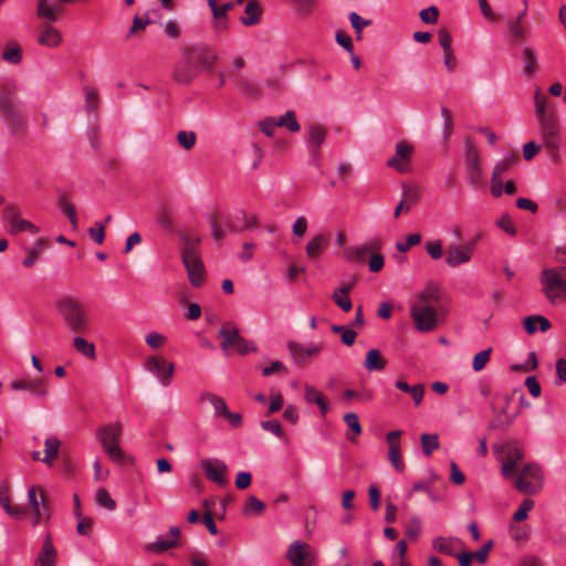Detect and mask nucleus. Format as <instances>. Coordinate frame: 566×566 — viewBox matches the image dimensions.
I'll return each mask as SVG.
<instances>
[{
	"instance_id": "0e129e2a",
	"label": "nucleus",
	"mask_w": 566,
	"mask_h": 566,
	"mask_svg": "<svg viewBox=\"0 0 566 566\" xmlns=\"http://www.w3.org/2000/svg\"><path fill=\"white\" fill-rule=\"evenodd\" d=\"M307 231V220L305 217L301 216L296 218L292 226V233L297 238H303Z\"/></svg>"
},
{
	"instance_id": "37998d69",
	"label": "nucleus",
	"mask_w": 566,
	"mask_h": 566,
	"mask_svg": "<svg viewBox=\"0 0 566 566\" xmlns=\"http://www.w3.org/2000/svg\"><path fill=\"white\" fill-rule=\"evenodd\" d=\"M167 340H168V338L165 334L156 332V331L148 332L145 335V343L147 344V346L150 349H154V350L164 347L166 345Z\"/></svg>"
},
{
	"instance_id": "f3484780",
	"label": "nucleus",
	"mask_w": 566,
	"mask_h": 566,
	"mask_svg": "<svg viewBox=\"0 0 566 566\" xmlns=\"http://www.w3.org/2000/svg\"><path fill=\"white\" fill-rule=\"evenodd\" d=\"M36 42L48 49H56L63 42L61 31L50 22H43L38 29Z\"/></svg>"
},
{
	"instance_id": "f03ea898",
	"label": "nucleus",
	"mask_w": 566,
	"mask_h": 566,
	"mask_svg": "<svg viewBox=\"0 0 566 566\" xmlns=\"http://www.w3.org/2000/svg\"><path fill=\"white\" fill-rule=\"evenodd\" d=\"M542 292L551 304L566 302V266L545 268L541 272Z\"/></svg>"
},
{
	"instance_id": "f257e3e1",
	"label": "nucleus",
	"mask_w": 566,
	"mask_h": 566,
	"mask_svg": "<svg viewBox=\"0 0 566 566\" xmlns=\"http://www.w3.org/2000/svg\"><path fill=\"white\" fill-rule=\"evenodd\" d=\"M56 314L65 327L74 334H85L92 327V321L85 306L75 297L63 295L55 300Z\"/></svg>"
},
{
	"instance_id": "3c124183",
	"label": "nucleus",
	"mask_w": 566,
	"mask_h": 566,
	"mask_svg": "<svg viewBox=\"0 0 566 566\" xmlns=\"http://www.w3.org/2000/svg\"><path fill=\"white\" fill-rule=\"evenodd\" d=\"M2 57L10 64H19L22 59L21 46L19 44H13L12 46L7 48L2 53Z\"/></svg>"
},
{
	"instance_id": "e433bc0d",
	"label": "nucleus",
	"mask_w": 566,
	"mask_h": 566,
	"mask_svg": "<svg viewBox=\"0 0 566 566\" xmlns=\"http://www.w3.org/2000/svg\"><path fill=\"white\" fill-rule=\"evenodd\" d=\"M367 244L344 248L345 259L352 263L363 262L369 251Z\"/></svg>"
},
{
	"instance_id": "e2e57ef3",
	"label": "nucleus",
	"mask_w": 566,
	"mask_h": 566,
	"mask_svg": "<svg viewBox=\"0 0 566 566\" xmlns=\"http://www.w3.org/2000/svg\"><path fill=\"white\" fill-rule=\"evenodd\" d=\"M274 117H266L259 123L260 130L269 137H273L277 125Z\"/></svg>"
},
{
	"instance_id": "5fc2aeb1",
	"label": "nucleus",
	"mask_w": 566,
	"mask_h": 566,
	"mask_svg": "<svg viewBox=\"0 0 566 566\" xmlns=\"http://www.w3.org/2000/svg\"><path fill=\"white\" fill-rule=\"evenodd\" d=\"M534 507V501L531 499H524L518 509L513 514V520L515 522H522L525 521L528 516L530 511Z\"/></svg>"
},
{
	"instance_id": "774afa93",
	"label": "nucleus",
	"mask_w": 566,
	"mask_h": 566,
	"mask_svg": "<svg viewBox=\"0 0 566 566\" xmlns=\"http://www.w3.org/2000/svg\"><path fill=\"white\" fill-rule=\"evenodd\" d=\"M439 17L438 9L436 7H429L420 12V18L424 23H434Z\"/></svg>"
},
{
	"instance_id": "4c0bfd02",
	"label": "nucleus",
	"mask_w": 566,
	"mask_h": 566,
	"mask_svg": "<svg viewBox=\"0 0 566 566\" xmlns=\"http://www.w3.org/2000/svg\"><path fill=\"white\" fill-rule=\"evenodd\" d=\"M326 137V132L319 126H311L308 132V148L316 153Z\"/></svg>"
},
{
	"instance_id": "7ed1b4c3",
	"label": "nucleus",
	"mask_w": 566,
	"mask_h": 566,
	"mask_svg": "<svg viewBox=\"0 0 566 566\" xmlns=\"http://www.w3.org/2000/svg\"><path fill=\"white\" fill-rule=\"evenodd\" d=\"M216 54L206 48H195L186 53L180 61L177 63L175 69V78L179 83H189L195 77L193 70H182L186 64H193L197 70L210 69L216 62Z\"/></svg>"
},
{
	"instance_id": "473e14b6",
	"label": "nucleus",
	"mask_w": 566,
	"mask_h": 566,
	"mask_svg": "<svg viewBox=\"0 0 566 566\" xmlns=\"http://www.w3.org/2000/svg\"><path fill=\"white\" fill-rule=\"evenodd\" d=\"M387 360L381 356L380 352L376 348H373L367 352L366 358L364 361V367L368 371H380L386 368Z\"/></svg>"
},
{
	"instance_id": "69168bd1",
	"label": "nucleus",
	"mask_w": 566,
	"mask_h": 566,
	"mask_svg": "<svg viewBox=\"0 0 566 566\" xmlns=\"http://www.w3.org/2000/svg\"><path fill=\"white\" fill-rule=\"evenodd\" d=\"M88 233L91 239L97 244H102L105 239V226L102 222L96 223V228H90Z\"/></svg>"
},
{
	"instance_id": "a19ab883",
	"label": "nucleus",
	"mask_w": 566,
	"mask_h": 566,
	"mask_svg": "<svg viewBox=\"0 0 566 566\" xmlns=\"http://www.w3.org/2000/svg\"><path fill=\"white\" fill-rule=\"evenodd\" d=\"M349 290L347 287H339L333 293V300L344 312L352 310V301L348 295Z\"/></svg>"
},
{
	"instance_id": "bf43d9fd",
	"label": "nucleus",
	"mask_w": 566,
	"mask_h": 566,
	"mask_svg": "<svg viewBox=\"0 0 566 566\" xmlns=\"http://www.w3.org/2000/svg\"><path fill=\"white\" fill-rule=\"evenodd\" d=\"M344 421L347 427L352 430L355 437L359 436L363 431V428L359 423L358 416L354 412H348L344 415Z\"/></svg>"
},
{
	"instance_id": "6ab92c4d",
	"label": "nucleus",
	"mask_w": 566,
	"mask_h": 566,
	"mask_svg": "<svg viewBox=\"0 0 566 566\" xmlns=\"http://www.w3.org/2000/svg\"><path fill=\"white\" fill-rule=\"evenodd\" d=\"M474 244L475 241H472L464 247L457 244L449 247L446 254L447 265L450 268H457L461 264L469 263L474 252Z\"/></svg>"
},
{
	"instance_id": "1a4fd4ad",
	"label": "nucleus",
	"mask_w": 566,
	"mask_h": 566,
	"mask_svg": "<svg viewBox=\"0 0 566 566\" xmlns=\"http://www.w3.org/2000/svg\"><path fill=\"white\" fill-rule=\"evenodd\" d=\"M463 150L467 180L471 186L478 187L483 181V171L479 151L474 144L469 139L464 142Z\"/></svg>"
},
{
	"instance_id": "2f4dec72",
	"label": "nucleus",
	"mask_w": 566,
	"mask_h": 566,
	"mask_svg": "<svg viewBox=\"0 0 566 566\" xmlns=\"http://www.w3.org/2000/svg\"><path fill=\"white\" fill-rule=\"evenodd\" d=\"M262 10L255 1H249L244 8V14L240 21L245 27H252L261 21Z\"/></svg>"
},
{
	"instance_id": "a18cd8bd",
	"label": "nucleus",
	"mask_w": 566,
	"mask_h": 566,
	"mask_svg": "<svg viewBox=\"0 0 566 566\" xmlns=\"http://www.w3.org/2000/svg\"><path fill=\"white\" fill-rule=\"evenodd\" d=\"M538 123H539L541 129H542V138L559 135V127L555 119L545 117V118L538 119Z\"/></svg>"
},
{
	"instance_id": "09e8293b",
	"label": "nucleus",
	"mask_w": 566,
	"mask_h": 566,
	"mask_svg": "<svg viewBox=\"0 0 566 566\" xmlns=\"http://www.w3.org/2000/svg\"><path fill=\"white\" fill-rule=\"evenodd\" d=\"M534 99H535V114H536L537 120L547 117L546 111H547L548 99L545 95L542 94L539 88H537L535 91Z\"/></svg>"
},
{
	"instance_id": "8fccbe9b",
	"label": "nucleus",
	"mask_w": 566,
	"mask_h": 566,
	"mask_svg": "<svg viewBox=\"0 0 566 566\" xmlns=\"http://www.w3.org/2000/svg\"><path fill=\"white\" fill-rule=\"evenodd\" d=\"M515 163V157L507 155L503 160L495 164L492 171V180H497L504 172H506Z\"/></svg>"
},
{
	"instance_id": "f8f14e48",
	"label": "nucleus",
	"mask_w": 566,
	"mask_h": 566,
	"mask_svg": "<svg viewBox=\"0 0 566 566\" xmlns=\"http://www.w3.org/2000/svg\"><path fill=\"white\" fill-rule=\"evenodd\" d=\"M181 258L189 282L193 286H200L205 279V266L197 251L192 247H186Z\"/></svg>"
},
{
	"instance_id": "7c9ffc66",
	"label": "nucleus",
	"mask_w": 566,
	"mask_h": 566,
	"mask_svg": "<svg viewBox=\"0 0 566 566\" xmlns=\"http://www.w3.org/2000/svg\"><path fill=\"white\" fill-rule=\"evenodd\" d=\"M83 334H76L72 339L73 348L84 357L94 360L96 358V347L94 343L85 339Z\"/></svg>"
},
{
	"instance_id": "49530a36",
	"label": "nucleus",
	"mask_w": 566,
	"mask_h": 566,
	"mask_svg": "<svg viewBox=\"0 0 566 566\" xmlns=\"http://www.w3.org/2000/svg\"><path fill=\"white\" fill-rule=\"evenodd\" d=\"M95 501L98 506L108 511L116 509V502L112 499L111 494L106 489H98L95 495Z\"/></svg>"
},
{
	"instance_id": "9b49d317",
	"label": "nucleus",
	"mask_w": 566,
	"mask_h": 566,
	"mask_svg": "<svg viewBox=\"0 0 566 566\" xmlns=\"http://www.w3.org/2000/svg\"><path fill=\"white\" fill-rule=\"evenodd\" d=\"M286 558L293 566H313L317 560V552L305 542L294 541L287 548Z\"/></svg>"
},
{
	"instance_id": "052dcab7",
	"label": "nucleus",
	"mask_w": 566,
	"mask_h": 566,
	"mask_svg": "<svg viewBox=\"0 0 566 566\" xmlns=\"http://www.w3.org/2000/svg\"><path fill=\"white\" fill-rule=\"evenodd\" d=\"M421 242V235L419 233L409 234L405 242H397L396 249L399 252H407L411 247L417 245Z\"/></svg>"
},
{
	"instance_id": "338daca9",
	"label": "nucleus",
	"mask_w": 566,
	"mask_h": 566,
	"mask_svg": "<svg viewBox=\"0 0 566 566\" xmlns=\"http://www.w3.org/2000/svg\"><path fill=\"white\" fill-rule=\"evenodd\" d=\"M261 427H262L263 430L273 433L277 438H282L283 437L282 427H281L280 422L276 421V420L263 421L261 423Z\"/></svg>"
},
{
	"instance_id": "423d86ee",
	"label": "nucleus",
	"mask_w": 566,
	"mask_h": 566,
	"mask_svg": "<svg viewBox=\"0 0 566 566\" xmlns=\"http://www.w3.org/2000/svg\"><path fill=\"white\" fill-rule=\"evenodd\" d=\"M497 459L501 461V472L505 479H512L516 465L524 457V449L517 442H505L496 447Z\"/></svg>"
},
{
	"instance_id": "5701e85b",
	"label": "nucleus",
	"mask_w": 566,
	"mask_h": 566,
	"mask_svg": "<svg viewBox=\"0 0 566 566\" xmlns=\"http://www.w3.org/2000/svg\"><path fill=\"white\" fill-rule=\"evenodd\" d=\"M303 391L305 402L308 405H316L321 416L325 417L329 411V406L324 394L310 384H304Z\"/></svg>"
},
{
	"instance_id": "4d7b16f0",
	"label": "nucleus",
	"mask_w": 566,
	"mask_h": 566,
	"mask_svg": "<svg viewBox=\"0 0 566 566\" xmlns=\"http://www.w3.org/2000/svg\"><path fill=\"white\" fill-rule=\"evenodd\" d=\"M177 140L182 148L189 150L196 144V134L193 132L180 130L177 134Z\"/></svg>"
},
{
	"instance_id": "603ef678",
	"label": "nucleus",
	"mask_w": 566,
	"mask_h": 566,
	"mask_svg": "<svg viewBox=\"0 0 566 566\" xmlns=\"http://www.w3.org/2000/svg\"><path fill=\"white\" fill-rule=\"evenodd\" d=\"M348 17L352 28L355 30L357 39H360L363 30L366 27L370 25L371 21L363 19L357 12H350Z\"/></svg>"
},
{
	"instance_id": "f704fd0d",
	"label": "nucleus",
	"mask_w": 566,
	"mask_h": 566,
	"mask_svg": "<svg viewBox=\"0 0 566 566\" xmlns=\"http://www.w3.org/2000/svg\"><path fill=\"white\" fill-rule=\"evenodd\" d=\"M61 441L56 437H49L44 441V453L42 462L49 467L53 465V461L57 458Z\"/></svg>"
},
{
	"instance_id": "79ce46f5",
	"label": "nucleus",
	"mask_w": 566,
	"mask_h": 566,
	"mask_svg": "<svg viewBox=\"0 0 566 566\" xmlns=\"http://www.w3.org/2000/svg\"><path fill=\"white\" fill-rule=\"evenodd\" d=\"M0 504L6 513L12 517L21 518L23 511L20 507H13L10 504V497L6 488L0 489Z\"/></svg>"
},
{
	"instance_id": "58836bf2",
	"label": "nucleus",
	"mask_w": 566,
	"mask_h": 566,
	"mask_svg": "<svg viewBox=\"0 0 566 566\" xmlns=\"http://www.w3.org/2000/svg\"><path fill=\"white\" fill-rule=\"evenodd\" d=\"M542 140H543L542 147L545 148V150L548 154V156L551 157V159L553 161H558L559 157H560L559 149L562 146L559 135L553 136V137H544V138H542Z\"/></svg>"
},
{
	"instance_id": "6e6552de",
	"label": "nucleus",
	"mask_w": 566,
	"mask_h": 566,
	"mask_svg": "<svg viewBox=\"0 0 566 566\" xmlns=\"http://www.w3.org/2000/svg\"><path fill=\"white\" fill-rule=\"evenodd\" d=\"M413 155L415 145L408 140H399L395 145L394 155L387 160V166L400 174H408L412 170Z\"/></svg>"
},
{
	"instance_id": "864d4df0",
	"label": "nucleus",
	"mask_w": 566,
	"mask_h": 566,
	"mask_svg": "<svg viewBox=\"0 0 566 566\" xmlns=\"http://www.w3.org/2000/svg\"><path fill=\"white\" fill-rule=\"evenodd\" d=\"M265 505L262 501H260L258 497L251 495L248 497L244 506H243V513L244 514H262L264 511Z\"/></svg>"
},
{
	"instance_id": "680f3d73",
	"label": "nucleus",
	"mask_w": 566,
	"mask_h": 566,
	"mask_svg": "<svg viewBox=\"0 0 566 566\" xmlns=\"http://www.w3.org/2000/svg\"><path fill=\"white\" fill-rule=\"evenodd\" d=\"M60 209L69 218L72 226L74 228H76L77 227V217H76L75 208L66 200H62L60 202Z\"/></svg>"
},
{
	"instance_id": "0eeeda50",
	"label": "nucleus",
	"mask_w": 566,
	"mask_h": 566,
	"mask_svg": "<svg viewBox=\"0 0 566 566\" xmlns=\"http://www.w3.org/2000/svg\"><path fill=\"white\" fill-rule=\"evenodd\" d=\"M410 315L417 331L431 332L438 324V311L432 304H410Z\"/></svg>"
},
{
	"instance_id": "c756f323",
	"label": "nucleus",
	"mask_w": 566,
	"mask_h": 566,
	"mask_svg": "<svg viewBox=\"0 0 566 566\" xmlns=\"http://www.w3.org/2000/svg\"><path fill=\"white\" fill-rule=\"evenodd\" d=\"M10 388L12 390H33L34 394L39 397H44L48 395L46 389L43 387L42 379L35 380H12L10 382Z\"/></svg>"
},
{
	"instance_id": "a878e982",
	"label": "nucleus",
	"mask_w": 566,
	"mask_h": 566,
	"mask_svg": "<svg viewBox=\"0 0 566 566\" xmlns=\"http://www.w3.org/2000/svg\"><path fill=\"white\" fill-rule=\"evenodd\" d=\"M395 386L398 390L410 395V397L413 401V405L416 407H419L422 403V400L424 397V385L423 384H415L411 386L407 381H405L402 378H398L395 381Z\"/></svg>"
},
{
	"instance_id": "20e7f679",
	"label": "nucleus",
	"mask_w": 566,
	"mask_h": 566,
	"mask_svg": "<svg viewBox=\"0 0 566 566\" xmlns=\"http://www.w3.org/2000/svg\"><path fill=\"white\" fill-rule=\"evenodd\" d=\"M512 480L518 492L534 495L544 488L545 476L541 465L530 462L515 471Z\"/></svg>"
},
{
	"instance_id": "dca6fc26",
	"label": "nucleus",
	"mask_w": 566,
	"mask_h": 566,
	"mask_svg": "<svg viewBox=\"0 0 566 566\" xmlns=\"http://www.w3.org/2000/svg\"><path fill=\"white\" fill-rule=\"evenodd\" d=\"M180 528L170 526L168 533L158 535L154 542L146 544L145 551L154 554H163L180 545Z\"/></svg>"
},
{
	"instance_id": "4468645a",
	"label": "nucleus",
	"mask_w": 566,
	"mask_h": 566,
	"mask_svg": "<svg viewBox=\"0 0 566 566\" xmlns=\"http://www.w3.org/2000/svg\"><path fill=\"white\" fill-rule=\"evenodd\" d=\"M28 502L32 512V524L39 525L50 520L49 507L45 503V495L41 486H31L28 490Z\"/></svg>"
},
{
	"instance_id": "412c9836",
	"label": "nucleus",
	"mask_w": 566,
	"mask_h": 566,
	"mask_svg": "<svg viewBox=\"0 0 566 566\" xmlns=\"http://www.w3.org/2000/svg\"><path fill=\"white\" fill-rule=\"evenodd\" d=\"M56 558L57 551L53 545L52 535L46 533L35 559V566H56Z\"/></svg>"
},
{
	"instance_id": "c85d7f7f",
	"label": "nucleus",
	"mask_w": 566,
	"mask_h": 566,
	"mask_svg": "<svg viewBox=\"0 0 566 566\" xmlns=\"http://www.w3.org/2000/svg\"><path fill=\"white\" fill-rule=\"evenodd\" d=\"M523 326L527 334L533 335L538 331L547 332L552 324L545 316L531 315L523 319Z\"/></svg>"
},
{
	"instance_id": "13d9d810",
	"label": "nucleus",
	"mask_w": 566,
	"mask_h": 566,
	"mask_svg": "<svg viewBox=\"0 0 566 566\" xmlns=\"http://www.w3.org/2000/svg\"><path fill=\"white\" fill-rule=\"evenodd\" d=\"M424 249L432 260H439L443 254L441 240L426 242Z\"/></svg>"
},
{
	"instance_id": "cd10ccee",
	"label": "nucleus",
	"mask_w": 566,
	"mask_h": 566,
	"mask_svg": "<svg viewBox=\"0 0 566 566\" xmlns=\"http://www.w3.org/2000/svg\"><path fill=\"white\" fill-rule=\"evenodd\" d=\"M440 289L434 283L430 282L426 287L416 294L411 301L412 304H432L439 302Z\"/></svg>"
},
{
	"instance_id": "c9c22d12",
	"label": "nucleus",
	"mask_w": 566,
	"mask_h": 566,
	"mask_svg": "<svg viewBox=\"0 0 566 566\" xmlns=\"http://www.w3.org/2000/svg\"><path fill=\"white\" fill-rule=\"evenodd\" d=\"M201 398L202 400L210 402L214 410L216 417L224 418L226 415L229 412L227 401L221 396L211 392H205L201 395Z\"/></svg>"
},
{
	"instance_id": "ea45409f",
	"label": "nucleus",
	"mask_w": 566,
	"mask_h": 566,
	"mask_svg": "<svg viewBox=\"0 0 566 566\" xmlns=\"http://www.w3.org/2000/svg\"><path fill=\"white\" fill-rule=\"evenodd\" d=\"M274 119L277 127H286L292 133L300 130V124L296 120L295 113L293 111H287L285 114L274 117Z\"/></svg>"
},
{
	"instance_id": "b1692460",
	"label": "nucleus",
	"mask_w": 566,
	"mask_h": 566,
	"mask_svg": "<svg viewBox=\"0 0 566 566\" xmlns=\"http://www.w3.org/2000/svg\"><path fill=\"white\" fill-rule=\"evenodd\" d=\"M6 219L10 223V230L12 233H19L28 231L30 233H38L39 228L28 220L19 218L14 208H8L6 210Z\"/></svg>"
},
{
	"instance_id": "72a5a7b5",
	"label": "nucleus",
	"mask_w": 566,
	"mask_h": 566,
	"mask_svg": "<svg viewBox=\"0 0 566 566\" xmlns=\"http://www.w3.org/2000/svg\"><path fill=\"white\" fill-rule=\"evenodd\" d=\"M460 539L455 537H442L439 536L432 541V547L439 553L452 555L454 551L460 546Z\"/></svg>"
},
{
	"instance_id": "c03bdc74",
	"label": "nucleus",
	"mask_w": 566,
	"mask_h": 566,
	"mask_svg": "<svg viewBox=\"0 0 566 566\" xmlns=\"http://www.w3.org/2000/svg\"><path fill=\"white\" fill-rule=\"evenodd\" d=\"M421 448L424 455L429 457L432 452L439 449V439L434 433H423L420 438Z\"/></svg>"
},
{
	"instance_id": "ddd939ff",
	"label": "nucleus",
	"mask_w": 566,
	"mask_h": 566,
	"mask_svg": "<svg viewBox=\"0 0 566 566\" xmlns=\"http://www.w3.org/2000/svg\"><path fill=\"white\" fill-rule=\"evenodd\" d=\"M0 109L11 134L14 136L20 135L23 130L24 123L18 112L15 101L10 94L0 97Z\"/></svg>"
},
{
	"instance_id": "a211bd4d",
	"label": "nucleus",
	"mask_w": 566,
	"mask_h": 566,
	"mask_svg": "<svg viewBox=\"0 0 566 566\" xmlns=\"http://www.w3.org/2000/svg\"><path fill=\"white\" fill-rule=\"evenodd\" d=\"M401 430L389 431L386 434V442L388 443V460L397 472H403L405 470V464L401 459Z\"/></svg>"
},
{
	"instance_id": "aec40b11",
	"label": "nucleus",
	"mask_w": 566,
	"mask_h": 566,
	"mask_svg": "<svg viewBox=\"0 0 566 566\" xmlns=\"http://www.w3.org/2000/svg\"><path fill=\"white\" fill-rule=\"evenodd\" d=\"M218 337L221 339L220 347L224 355L229 356L240 342V333L232 323H226L218 332Z\"/></svg>"
},
{
	"instance_id": "bb28decb",
	"label": "nucleus",
	"mask_w": 566,
	"mask_h": 566,
	"mask_svg": "<svg viewBox=\"0 0 566 566\" xmlns=\"http://www.w3.org/2000/svg\"><path fill=\"white\" fill-rule=\"evenodd\" d=\"M328 237L326 234H316L310 239L305 247V252L308 259H317L328 245Z\"/></svg>"
},
{
	"instance_id": "39448f33",
	"label": "nucleus",
	"mask_w": 566,
	"mask_h": 566,
	"mask_svg": "<svg viewBox=\"0 0 566 566\" xmlns=\"http://www.w3.org/2000/svg\"><path fill=\"white\" fill-rule=\"evenodd\" d=\"M122 433L123 424L118 420L106 423L99 427L96 431V438L103 450L108 458L116 463H122L124 461V452L119 447Z\"/></svg>"
},
{
	"instance_id": "de8ad7c7",
	"label": "nucleus",
	"mask_w": 566,
	"mask_h": 566,
	"mask_svg": "<svg viewBox=\"0 0 566 566\" xmlns=\"http://www.w3.org/2000/svg\"><path fill=\"white\" fill-rule=\"evenodd\" d=\"M523 56L525 60V73L533 76L537 69V56L534 50L525 48L523 50Z\"/></svg>"
},
{
	"instance_id": "9d476101",
	"label": "nucleus",
	"mask_w": 566,
	"mask_h": 566,
	"mask_svg": "<svg viewBox=\"0 0 566 566\" xmlns=\"http://www.w3.org/2000/svg\"><path fill=\"white\" fill-rule=\"evenodd\" d=\"M144 368L149 371L161 386H169L175 374V364L164 356L150 355L146 357Z\"/></svg>"
},
{
	"instance_id": "6e6d98bb",
	"label": "nucleus",
	"mask_w": 566,
	"mask_h": 566,
	"mask_svg": "<svg viewBox=\"0 0 566 566\" xmlns=\"http://www.w3.org/2000/svg\"><path fill=\"white\" fill-rule=\"evenodd\" d=\"M491 352H492V349L488 348V349H484V350L478 353L473 357L472 368L474 371H481L482 369L485 368L488 361L490 360Z\"/></svg>"
},
{
	"instance_id": "393cba45",
	"label": "nucleus",
	"mask_w": 566,
	"mask_h": 566,
	"mask_svg": "<svg viewBox=\"0 0 566 566\" xmlns=\"http://www.w3.org/2000/svg\"><path fill=\"white\" fill-rule=\"evenodd\" d=\"M62 7L52 0H38L36 1V15L46 20L45 22L53 23L57 20Z\"/></svg>"
},
{
	"instance_id": "4be33fe9",
	"label": "nucleus",
	"mask_w": 566,
	"mask_h": 566,
	"mask_svg": "<svg viewBox=\"0 0 566 566\" xmlns=\"http://www.w3.org/2000/svg\"><path fill=\"white\" fill-rule=\"evenodd\" d=\"M290 354L296 363H302L307 358L317 356L322 350L321 344L303 345L296 342L287 344Z\"/></svg>"
},
{
	"instance_id": "2eb2a0df",
	"label": "nucleus",
	"mask_w": 566,
	"mask_h": 566,
	"mask_svg": "<svg viewBox=\"0 0 566 566\" xmlns=\"http://www.w3.org/2000/svg\"><path fill=\"white\" fill-rule=\"evenodd\" d=\"M200 468L209 481L220 486L228 484V467L222 460L218 458L202 459Z\"/></svg>"
}]
</instances>
